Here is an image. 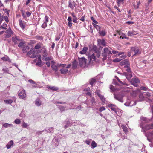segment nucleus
Masks as SVG:
<instances>
[{
  "mask_svg": "<svg viewBox=\"0 0 153 153\" xmlns=\"http://www.w3.org/2000/svg\"><path fill=\"white\" fill-rule=\"evenodd\" d=\"M12 40L15 44H17L20 41V39L17 36H16L15 38H12Z\"/></svg>",
  "mask_w": 153,
  "mask_h": 153,
  "instance_id": "obj_15",
  "label": "nucleus"
},
{
  "mask_svg": "<svg viewBox=\"0 0 153 153\" xmlns=\"http://www.w3.org/2000/svg\"><path fill=\"white\" fill-rule=\"evenodd\" d=\"M124 0H117V1L118 4H120L123 3Z\"/></svg>",
  "mask_w": 153,
  "mask_h": 153,
  "instance_id": "obj_64",
  "label": "nucleus"
},
{
  "mask_svg": "<svg viewBox=\"0 0 153 153\" xmlns=\"http://www.w3.org/2000/svg\"><path fill=\"white\" fill-rule=\"evenodd\" d=\"M98 97L100 99L102 102H105V99L103 95H101V94H98Z\"/></svg>",
  "mask_w": 153,
  "mask_h": 153,
  "instance_id": "obj_27",
  "label": "nucleus"
},
{
  "mask_svg": "<svg viewBox=\"0 0 153 153\" xmlns=\"http://www.w3.org/2000/svg\"><path fill=\"white\" fill-rule=\"evenodd\" d=\"M35 102L36 105L37 106H39L42 104V102L40 99L39 98L36 99Z\"/></svg>",
  "mask_w": 153,
  "mask_h": 153,
  "instance_id": "obj_17",
  "label": "nucleus"
},
{
  "mask_svg": "<svg viewBox=\"0 0 153 153\" xmlns=\"http://www.w3.org/2000/svg\"><path fill=\"white\" fill-rule=\"evenodd\" d=\"M91 145L93 148H94L97 146V144L94 141H93L91 143Z\"/></svg>",
  "mask_w": 153,
  "mask_h": 153,
  "instance_id": "obj_47",
  "label": "nucleus"
},
{
  "mask_svg": "<svg viewBox=\"0 0 153 153\" xmlns=\"http://www.w3.org/2000/svg\"><path fill=\"white\" fill-rule=\"evenodd\" d=\"M71 66V64H69L67 65L65 68H62L59 70L61 74H67L68 71V69L70 68Z\"/></svg>",
  "mask_w": 153,
  "mask_h": 153,
  "instance_id": "obj_2",
  "label": "nucleus"
},
{
  "mask_svg": "<svg viewBox=\"0 0 153 153\" xmlns=\"http://www.w3.org/2000/svg\"><path fill=\"white\" fill-rule=\"evenodd\" d=\"M136 34L135 31H128V32L127 35L128 36H131L132 35H135Z\"/></svg>",
  "mask_w": 153,
  "mask_h": 153,
  "instance_id": "obj_29",
  "label": "nucleus"
},
{
  "mask_svg": "<svg viewBox=\"0 0 153 153\" xmlns=\"http://www.w3.org/2000/svg\"><path fill=\"white\" fill-rule=\"evenodd\" d=\"M79 64L81 67H84L86 65V62L87 60L84 57L79 58Z\"/></svg>",
  "mask_w": 153,
  "mask_h": 153,
  "instance_id": "obj_3",
  "label": "nucleus"
},
{
  "mask_svg": "<svg viewBox=\"0 0 153 153\" xmlns=\"http://www.w3.org/2000/svg\"><path fill=\"white\" fill-rule=\"evenodd\" d=\"M121 127L125 133H127L128 131L127 128L124 125H122L121 126Z\"/></svg>",
  "mask_w": 153,
  "mask_h": 153,
  "instance_id": "obj_31",
  "label": "nucleus"
},
{
  "mask_svg": "<svg viewBox=\"0 0 153 153\" xmlns=\"http://www.w3.org/2000/svg\"><path fill=\"white\" fill-rule=\"evenodd\" d=\"M93 25L98 31L99 32L100 30V27L99 26L97 25L94 24V23L93 24Z\"/></svg>",
  "mask_w": 153,
  "mask_h": 153,
  "instance_id": "obj_36",
  "label": "nucleus"
},
{
  "mask_svg": "<svg viewBox=\"0 0 153 153\" xmlns=\"http://www.w3.org/2000/svg\"><path fill=\"white\" fill-rule=\"evenodd\" d=\"M141 127L142 128L143 131L144 132H145L147 130L153 128V124L151 125L147 124L144 127L143 126L141 125Z\"/></svg>",
  "mask_w": 153,
  "mask_h": 153,
  "instance_id": "obj_6",
  "label": "nucleus"
},
{
  "mask_svg": "<svg viewBox=\"0 0 153 153\" xmlns=\"http://www.w3.org/2000/svg\"><path fill=\"white\" fill-rule=\"evenodd\" d=\"M124 68H125V70L127 71L128 73L131 72V70L130 68V65H126L124 66Z\"/></svg>",
  "mask_w": 153,
  "mask_h": 153,
  "instance_id": "obj_23",
  "label": "nucleus"
},
{
  "mask_svg": "<svg viewBox=\"0 0 153 153\" xmlns=\"http://www.w3.org/2000/svg\"><path fill=\"white\" fill-rule=\"evenodd\" d=\"M47 88L50 90H53V91H56L58 90V88L57 87L55 86H48Z\"/></svg>",
  "mask_w": 153,
  "mask_h": 153,
  "instance_id": "obj_22",
  "label": "nucleus"
},
{
  "mask_svg": "<svg viewBox=\"0 0 153 153\" xmlns=\"http://www.w3.org/2000/svg\"><path fill=\"white\" fill-rule=\"evenodd\" d=\"M122 59H120L118 58H116L113 60V62H117L120 61Z\"/></svg>",
  "mask_w": 153,
  "mask_h": 153,
  "instance_id": "obj_51",
  "label": "nucleus"
},
{
  "mask_svg": "<svg viewBox=\"0 0 153 153\" xmlns=\"http://www.w3.org/2000/svg\"><path fill=\"white\" fill-rule=\"evenodd\" d=\"M103 52L105 53L108 54V55L111 54V51H109L108 49L107 48H105L103 50Z\"/></svg>",
  "mask_w": 153,
  "mask_h": 153,
  "instance_id": "obj_21",
  "label": "nucleus"
},
{
  "mask_svg": "<svg viewBox=\"0 0 153 153\" xmlns=\"http://www.w3.org/2000/svg\"><path fill=\"white\" fill-rule=\"evenodd\" d=\"M41 48V46L39 44H37L36 45L35 48L36 49H38Z\"/></svg>",
  "mask_w": 153,
  "mask_h": 153,
  "instance_id": "obj_58",
  "label": "nucleus"
},
{
  "mask_svg": "<svg viewBox=\"0 0 153 153\" xmlns=\"http://www.w3.org/2000/svg\"><path fill=\"white\" fill-rule=\"evenodd\" d=\"M44 131V130H43L42 131H38L36 133V134L37 135H39L42 134V133Z\"/></svg>",
  "mask_w": 153,
  "mask_h": 153,
  "instance_id": "obj_62",
  "label": "nucleus"
},
{
  "mask_svg": "<svg viewBox=\"0 0 153 153\" xmlns=\"http://www.w3.org/2000/svg\"><path fill=\"white\" fill-rule=\"evenodd\" d=\"M99 34L102 36H104L106 34V32L105 30H103L102 31H100L99 32Z\"/></svg>",
  "mask_w": 153,
  "mask_h": 153,
  "instance_id": "obj_32",
  "label": "nucleus"
},
{
  "mask_svg": "<svg viewBox=\"0 0 153 153\" xmlns=\"http://www.w3.org/2000/svg\"><path fill=\"white\" fill-rule=\"evenodd\" d=\"M14 122L15 124H19L20 123L21 121L19 119H17L15 120Z\"/></svg>",
  "mask_w": 153,
  "mask_h": 153,
  "instance_id": "obj_49",
  "label": "nucleus"
},
{
  "mask_svg": "<svg viewBox=\"0 0 153 153\" xmlns=\"http://www.w3.org/2000/svg\"><path fill=\"white\" fill-rule=\"evenodd\" d=\"M28 125L27 123L24 122L22 125V126L25 128H26L28 126Z\"/></svg>",
  "mask_w": 153,
  "mask_h": 153,
  "instance_id": "obj_45",
  "label": "nucleus"
},
{
  "mask_svg": "<svg viewBox=\"0 0 153 153\" xmlns=\"http://www.w3.org/2000/svg\"><path fill=\"white\" fill-rule=\"evenodd\" d=\"M28 82L30 83H32L33 84V87H36V86L37 84L34 82V81L32 80H29Z\"/></svg>",
  "mask_w": 153,
  "mask_h": 153,
  "instance_id": "obj_35",
  "label": "nucleus"
},
{
  "mask_svg": "<svg viewBox=\"0 0 153 153\" xmlns=\"http://www.w3.org/2000/svg\"><path fill=\"white\" fill-rule=\"evenodd\" d=\"M141 127L142 128L143 131L144 132H145L147 130L153 128V124L151 125L147 124L144 127L143 126L141 125Z\"/></svg>",
  "mask_w": 153,
  "mask_h": 153,
  "instance_id": "obj_7",
  "label": "nucleus"
},
{
  "mask_svg": "<svg viewBox=\"0 0 153 153\" xmlns=\"http://www.w3.org/2000/svg\"><path fill=\"white\" fill-rule=\"evenodd\" d=\"M131 53L134 52L135 53L134 55L139 54L141 53L139 48L137 46L131 47Z\"/></svg>",
  "mask_w": 153,
  "mask_h": 153,
  "instance_id": "obj_4",
  "label": "nucleus"
},
{
  "mask_svg": "<svg viewBox=\"0 0 153 153\" xmlns=\"http://www.w3.org/2000/svg\"><path fill=\"white\" fill-rule=\"evenodd\" d=\"M143 94L145 97H149L151 95L150 93L149 92H146Z\"/></svg>",
  "mask_w": 153,
  "mask_h": 153,
  "instance_id": "obj_46",
  "label": "nucleus"
},
{
  "mask_svg": "<svg viewBox=\"0 0 153 153\" xmlns=\"http://www.w3.org/2000/svg\"><path fill=\"white\" fill-rule=\"evenodd\" d=\"M5 33H7L5 36L6 38H9L13 34V32L10 27H9V28L5 31Z\"/></svg>",
  "mask_w": 153,
  "mask_h": 153,
  "instance_id": "obj_11",
  "label": "nucleus"
},
{
  "mask_svg": "<svg viewBox=\"0 0 153 153\" xmlns=\"http://www.w3.org/2000/svg\"><path fill=\"white\" fill-rule=\"evenodd\" d=\"M123 75L125 76L128 81L130 80V79L132 77V72H124L123 74Z\"/></svg>",
  "mask_w": 153,
  "mask_h": 153,
  "instance_id": "obj_10",
  "label": "nucleus"
},
{
  "mask_svg": "<svg viewBox=\"0 0 153 153\" xmlns=\"http://www.w3.org/2000/svg\"><path fill=\"white\" fill-rule=\"evenodd\" d=\"M148 136V139L149 138L153 139V131L151 132L150 133Z\"/></svg>",
  "mask_w": 153,
  "mask_h": 153,
  "instance_id": "obj_42",
  "label": "nucleus"
},
{
  "mask_svg": "<svg viewBox=\"0 0 153 153\" xmlns=\"http://www.w3.org/2000/svg\"><path fill=\"white\" fill-rule=\"evenodd\" d=\"M19 25L21 28L24 29L25 28V25L24 23L22 21L21 19L19 20Z\"/></svg>",
  "mask_w": 153,
  "mask_h": 153,
  "instance_id": "obj_28",
  "label": "nucleus"
},
{
  "mask_svg": "<svg viewBox=\"0 0 153 153\" xmlns=\"http://www.w3.org/2000/svg\"><path fill=\"white\" fill-rule=\"evenodd\" d=\"M3 20V16H2L1 13H0V24L1 23L2 21Z\"/></svg>",
  "mask_w": 153,
  "mask_h": 153,
  "instance_id": "obj_57",
  "label": "nucleus"
},
{
  "mask_svg": "<svg viewBox=\"0 0 153 153\" xmlns=\"http://www.w3.org/2000/svg\"><path fill=\"white\" fill-rule=\"evenodd\" d=\"M4 18L7 23H8L9 22L8 18L7 16H5L4 17H3V19Z\"/></svg>",
  "mask_w": 153,
  "mask_h": 153,
  "instance_id": "obj_59",
  "label": "nucleus"
},
{
  "mask_svg": "<svg viewBox=\"0 0 153 153\" xmlns=\"http://www.w3.org/2000/svg\"><path fill=\"white\" fill-rule=\"evenodd\" d=\"M96 80L94 78L91 79L90 80V84L92 86L93 85L95 82Z\"/></svg>",
  "mask_w": 153,
  "mask_h": 153,
  "instance_id": "obj_41",
  "label": "nucleus"
},
{
  "mask_svg": "<svg viewBox=\"0 0 153 153\" xmlns=\"http://www.w3.org/2000/svg\"><path fill=\"white\" fill-rule=\"evenodd\" d=\"M4 102L6 104H11L13 102L12 100L10 99L5 100H4Z\"/></svg>",
  "mask_w": 153,
  "mask_h": 153,
  "instance_id": "obj_30",
  "label": "nucleus"
},
{
  "mask_svg": "<svg viewBox=\"0 0 153 153\" xmlns=\"http://www.w3.org/2000/svg\"><path fill=\"white\" fill-rule=\"evenodd\" d=\"M13 144V142L12 140L10 141L6 145V147L7 149L10 148Z\"/></svg>",
  "mask_w": 153,
  "mask_h": 153,
  "instance_id": "obj_19",
  "label": "nucleus"
},
{
  "mask_svg": "<svg viewBox=\"0 0 153 153\" xmlns=\"http://www.w3.org/2000/svg\"><path fill=\"white\" fill-rule=\"evenodd\" d=\"M52 59L51 57H46L45 58L43 59L44 60H45V61H49Z\"/></svg>",
  "mask_w": 153,
  "mask_h": 153,
  "instance_id": "obj_52",
  "label": "nucleus"
},
{
  "mask_svg": "<svg viewBox=\"0 0 153 153\" xmlns=\"http://www.w3.org/2000/svg\"><path fill=\"white\" fill-rule=\"evenodd\" d=\"M19 42H19V44L18 45V46L19 47H22L24 44V43L22 41H21V39H20V41Z\"/></svg>",
  "mask_w": 153,
  "mask_h": 153,
  "instance_id": "obj_50",
  "label": "nucleus"
},
{
  "mask_svg": "<svg viewBox=\"0 0 153 153\" xmlns=\"http://www.w3.org/2000/svg\"><path fill=\"white\" fill-rule=\"evenodd\" d=\"M41 50L44 53H46V49L45 46H43L42 47Z\"/></svg>",
  "mask_w": 153,
  "mask_h": 153,
  "instance_id": "obj_60",
  "label": "nucleus"
},
{
  "mask_svg": "<svg viewBox=\"0 0 153 153\" xmlns=\"http://www.w3.org/2000/svg\"><path fill=\"white\" fill-rule=\"evenodd\" d=\"M88 49V48L87 47H84L83 48L82 50L80 51L79 53L81 54H85Z\"/></svg>",
  "mask_w": 153,
  "mask_h": 153,
  "instance_id": "obj_18",
  "label": "nucleus"
},
{
  "mask_svg": "<svg viewBox=\"0 0 153 153\" xmlns=\"http://www.w3.org/2000/svg\"><path fill=\"white\" fill-rule=\"evenodd\" d=\"M114 98L121 102H123V96L120 94L114 95Z\"/></svg>",
  "mask_w": 153,
  "mask_h": 153,
  "instance_id": "obj_12",
  "label": "nucleus"
},
{
  "mask_svg": "<svg viewBox=\"0 0 153 153\" xmlns=\"http://www.w3.org/2000/svg\"><path fill=\"white\" fill-rule=\"evenodd\" d=\"M144 97L145 96H144V94H140L139 95V98L141 100H144Z\"/></svg>",
  "mask_w": 153,
  "mask_h": 153,
  "instance_id": "obj_53",
  "label": "nucleus"
},
{
  "mask_svg": "<svg viewBox=\"0 0 153 153\" xmlns=\"http://www.w3.org/2000/svg\"><path fill=\"white\" fill-rule=\"evenodd\" d=\"M77 62L76 60H74L73 62L72 68L73 69H76L77 67Z\"/></svg>",
  "mask_w": 153,
  "mask_h": 153,
  "instance_id": "obj_26",
  "label": "nucleus"
},
{
  "mask_svg": "<svg viewBox=\"0 0 153 153\" xmlns=\"http://www.w3.org/2000/svg\"><path fill=\"white\" fill-rule=\"evenodd\" d=\"M44 130L48 133H52L53 132V127H50L48 128H46Z\"/></svg>",
  "mask_w": 153,
  "mask_h": 153,
  "instance_id": "obj_20",
  "label": "nucleus"
},
{
  "mask_svg": "<svg viewBox=\"0 0 153 153\" xmlns=\"http://www.w3.org/2000/svg\"><path fill=\"white\" fill-rule=\"evenodd\" d=\"M47 26V23L46 22H44L42 25V28H46Z\"/></svg>",
  "mask_w": 153,
  "mask_h": 153,
  "instance_id": "obj_54",
  "label": "nucleus"
},
{
  "mask_svg": "<svg viewBox=\"0 0 153 153\" xmlns=\"http://www.w3.org/2000/svg\"><path fill=\"white\" fill-rule=\"evenodd\" d=\"M68 7L72 10H73L74 8L73 4L71 3L70 1L69 2Z\"/></svg>",
  "mask_w": 153,
  "mask_h": 153,
  "instance_id": "obj_48",
  "label": "nucleus"
},
{
  "mask_svg": "<svg viewBox=\"0 0 153 153\" xmlns=\"http://www.w3.org/2000/svg\"><path fill=\"white\" fill-rule=\"evenodd\" d=\"M89 61L90 62L91 61H95L96 60V56L94 54H92L91 56H89Z\"/></svg>",
  "mask_w": 153,
  "mask_h": 153,
  "instance_id": "obj_16",
  "label": "nucleus"
},
{
  "mask_svg": "<svg viewBox=\"0 0 153 153\" xmlns=\"http://www.w3.org/2000/svg\"><path fill=\"white\" fill-rule=\"evenodd\" d=\"M2 71H4V73H9V70L6 67H5L2 69Z\"/></svg>",
  "mask_w": 153,
  "mask_h": 153,
  "instance_id": "obj_40",
  "label": "nucleus"
},
{
  "mask_svg": "<svg viewBox=\"0 0 153 153\" xmlns=\"http://www.w3.org/2000/svg\"><path fill=\"white\" fill-rule=\"evenodd\" d=\"M3 126L5 128H7L9 127L13 126V125L11 124L5 123L3 124Z\"/></svg>",
  "mask_w": 153,
  "mask_h": 153,
  "instance_id": "obj_33",
  "label": "nucleus"
},
{
  "mask_svg": "<svg viewBox=\"0 0 153 153\" xmlns=\"http://www.w3.org/2000/svg\"><path fill=\"white\" fill-rule=\"evenodd\" d=\"M37 62L36 63V65L41 67L42 66V61L41 59V56L40 55H39L37 56Z\"/></svg>",
  "mask_w": 153,
  "mask_h": 153,
  "instance_id": "obj_13",
  "label": "nucleus"
},
{
  "mask_svg": "<svg viewBox=\"0 0 153 153\" xmlns=\"http://www.w3.org/2000/svg\"><path fill=\"white\" fill-rule=\"evenodd\" d=\"M140 119L141 120L144 121L146 123H147L150 121L149 119H148L147 118L143 117H140Z\"/></svg>",
  "mask_w": 153,
  "mask_h": 153,
  "instance_id": "obj_34",
  "label": "nucleus"
},
{
  "mask_svg": "<svg viewBox=\"0 0 153 153\" xmlns=\"http://www.w3.org/2000/svg\"><path fill=\"white\" fill-rule=\"evenodd\" d=\"M34 52V49L32 48L30 49V50L28 51L27 53V55H30L32 54V53H33Z\"/></svg>",
  "mask_w": 153,
  "mask_h": 153,
  "instance_id": "obj_38",
  "label": "nucleus"
},
{
  "mask_svg": "<svg viewBox=\"0 0 153 153\" xmlns=\"http://www.w3.org/2000/svg\"><path fill=\"white\" fill-rule=\"evenodd\" d=\"M120 64L121 65H130V64L129 63V61L127 59H124L121 61L120 62Z\"/></svg>",
  "mask_w": 153,
  "mask_h": 153,
  "instance_id": "obj_14",
  "label": "nucleus"
},
{
  "mask_svg": "<svg viewBox=\"0 0 153 153\" xmlns=\"http://www.w3.org/2000/svg\"><path fill=\"white\" fill-rule=\"evenodd\" d=\"M47 53L46 52V53H44V55L42 56L43 58H42V59L43 60L45 57H46L47 56Z\"/></svg>",
  "mask_w": 153,
  "mask_h": 153,
  "instance_id": "obj_63",
  "label": "nucleus"
},
{
  "mask_svg": "<svg viewBox=\"0 0 153 153\" xmlns=\"http://www.w3.org/2000/svg\"><path fill=\"white\" fill-rule=\"evenodd\" d=\"M140 4V1H139L137 2V5L135 6V4H133V6L134 7L135 9H138L139 8V5Z\"/></svg>",
  "mask_w": 153,
  "mask_h": 153,
  "instance_id": "obj_43",
  "label": "nucleus"
},
{
  "mask_svg": "<svg viewBox=\"0 0 153 153\" xmlns=\"http://www.w3.org/2000/svg\"><path fill=\"white\" fill-rule=\"evenodd\" d=\"M26 93L25 90H20L19 92L18 95L20 98L23 99L26 97Z\"/></svg>",
  "mask_w": 153,
  "mask_h": 153,
  "instance_id": "obj_8",
  "label": "nucleus"
},
{
  "mask_svg": "<svg viewBox=\"0 0 153 153\" xmlns=\"http://www.w3.org/2000/svg\"><path fill=\"white\" fill-rule=\"evenodd\" d=\"M7 25L6 24L4 23L3 24V26H1V27L4 29H6V27H7Z\"/></svg>",
  "mask_w": 153,
  "mask_h": 153,
  "instance_id": "obj_61",
  "label": "nucleus"
},
{
  "mask_svg": "<svg viewBox=\"0 0 153 153\" xmlns=\"http://www.w3.org/2000/svg\"><path fill=\"white\" fill-rule=\"evenodd\" d=\"M91 50L93 51L95 53H97L98 51L97 47L94 45H92Z\"/></svg>",
  "mask_w": 153,
  "mask_h": 153,
  "instance_id": "obj_24",
  "label": "nucleus"
},
{
  "mask_svg": "<svg viewBox=\"0 0 153 153\" xmlns=\"http://www.w3.org/2000/svg\"><path fill=\"white\" fill-rule=\"evenodd\" d=\"M67 65L65 64H60L57 63L56 65L53 64L51 66V67L53 70L55 72H56L58 71V68H65Z\"/></svg>",
  "mask_w": 153,
  "mask_h": 153,
  "instance_id": "obj_1",
  "label": "nucleus"
},
{
  "mask_svg": "<svg viewBox=\"0 0 153 153\" xmlns=\"http://www.w3.org/2000/svg\"><path fill=\"white\" fill-rule=\"evenodd\" d=\"M136 104V103L135 101L133 100L130 101V100H128V101L124 104L126 106L131 107Z\"/></svg>",
  "mask_w": 153,
  "mask_h": 153,
  "instance_id": "obj_9",
  "label": "nucleus"
},
{
  "mask_svg": "<svg viewBox=\"0 0 153 153\" xmlns=\"http://www.w3.org/2000/svg\"><path fill=\"white\" fill-rule=\"evenodd\" d=\"M130 82L131 84L136 87H137L138 86L137 84L140 82L138 79L137 77H134L132 78Z\"/></svg>",
  "mask_w": 153,
  "mask_h": 153,
  "instance_id": "obj_5",
  "label": "nucleus"
},
{
  "mask_svg": "<svg viewBox=\"0 0 153 153\" xmlns=\"http://www.w3.org/2000/svg\"><path fill=\"white\" fill-rule=\"evenodd\" d=\"M100 42L102 45L105 46H106V42L104 40H100Z\"/></svg>",
  "mask_w": 153,
  "mask_h": 153,
  "instance_id": "obj_37",
  "label": "nucleus"
},
{
  "mask_svg": "<svg viewBox=\"0 0 153 153\" xmlns=\"http://www.w3.org/2000/svg\"><path fill=\"white\" fill-rule=\"evenodd\" d=\"M90 102L91 103V105L93 106L94 103H95V98L93 97H92L90 99Z\"/></svg>",
  "mask_w": 153,
  "mask_h": 153,
  "instance_id": "obj_39",
  "label": "nucleus"
},
{
  "mask_svg": "<svg viewBox=\"0 0 153 153\" xmlns=\"http://www.w3.org/2000/svg\"><path fill=\"white\" fill-rule=\"evenodd\" d=\"M59 108V109L60 111H65V108L64 106H59L58 107Z\"/></svg>",
  "mask_w": 153,
  "mask_h": 153,
  "instance_id": "obj_44",
  "label": "nucleus"
},
{
  "mask_svg": "<svg viewBox=\"0 0 153 153\" xmlns=\"http://www.w3.org/2000/svg\"><path fill=\"white\" fill-rule=\"evenodd\" d=\"M1 59L4 61H8L9 63L11 62V60L8 56H5L1 58Z\"/></svg>",
  "mask_w": 153,
  "mask_h": 153,
  "instance_id": "obj_25",
  "label": "nucleus"
},
{
  "mask_svg": "<svg viewBox=\"0 0 153 153\" xmlns=\"http://www.w3.org/2000/svg\"><path fill=\"white\" fill-rule=\"evenodd\" d=\"M109 88L111 91H114L115 90V88L113 85H111Z\"/></svg>",
  "mask_w": 153,
  "mask_h": 153,
  "instance_id": "obj_55",
  "label": "nucleus"
},
{
  "mask_svg": "<svg viewBox=\"0 0 153 153\" xmlns=\"http://www.w3.org/2000/svg\"><path fill=\"white\" fill-rule=\"evenodd\" d=\"M105 108L103 106L101 107L99 109V111L100 112H102V111H104V110H105Z\"/></svg>",
  "mask_w": 153,
  "mask_h": 153,
  "instance_id": "obj_56",
  "label": "nucleus"
}]
</instances>
